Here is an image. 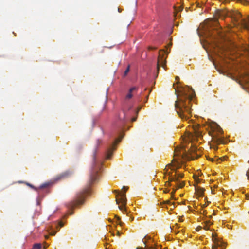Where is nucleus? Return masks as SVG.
I'll list each match as a JSON object with an SVG mask.
<instances>
[{
  "label": "nucleus",
  "instance_id": "nucleus-1",
  "mask_svg": "<svg viewBox=\"0 0 249 249\" xmlns=\"http://www.w3.org/2000/svg\"><path fill=\"white\" fill-rule=\"evenodd\" d=\"M196 148L193 147L190 150L189 152H188L184 149H178L176 148L175 151L174 158L172 160L171 163L166 165L165 170L166 173L169 176L168 181L166 182V185L171 186V182L174 181L176 183V187L177 188H181L185 185V182L184 181H180V178H182L184 177L183 173L177 172L174 169L172 170H175L176 174L173 175L172 173L168 172V169L171 166L173 167H176V169H178L181 167V165L180 164L179 161L176 158L177 156L180 157L181 159H184L188 160H194V159L197 158L199 155L196 153Z\"/></svg>",
  "mask_w": 249,
  "mask_h": 249
},
{
  "label": "nucleus",
  "instance_id": "nucleus-2",
  "mask_svg": "<svg viewBox=\"0 0 249 249\" xmlns=\"http://www.w3.org/2000/svg\"><path fill=\"white\" fill-rule=\"evenodd\" d=\"M195 95L193 90L188 87L182 88L178 91L175 107L177 113L182 119L187 120L190 117L191 101Z\"/></svg>",
  "mask_w": 249,
  "mask_h": 249
},
{
  "label": "nucleus",
  "instance_id": "nucleus-3",
  "mask_svg": "<svg viewBox=\"0 0 249 249\" xmlns=\"http://www.w3.org/2000/svg\"><path fill=\"white\" fill-rule=\"evenodd\" d=\"M223 132L222 129L219 126H216L215 130L213 132H209V135L212 137L213 144H211V148H213L214 150L218 149L217 145L220 144H225L226 142L223 137H219L218 135L222 134Z\"/></svg>",
  "mask_w": 249,
  "mask_h": 249
},
{
  "label": "nucleus",
  "instance_id": "nucleus-4",
  "mask_svg": "<svg viewBox=\"0 0 249 249\" xmlns=\"http://www.w3.org/2000/svg\"><path fill=\"white\" fill-rule=\"evenodd\" d=\"M226 16L229 15L225 11L220 10L217 11L215 13L214 18L212 19H208V21L207 23V27H209L212 26H216L218 24V19H223Z\"/></svg>",
  "mask_w": 249,
  "mask_h": 249
},
{
  "label": "nucleus",
  "instance_id": "nucleus-5",
  "mask_svg": "<svg viewBox=\"0 0 249 249\" xmlns=\"http://www.w3.org/2000/svg\"><path fill=\"white\" fill-rule=\"evenodd\" d=\"M103 167V161L94 159V183L98 181L102 176Z\"/></svg>",
  "mask_w": 249,
  "mask_h": 249
},
{
  "label": "nucleus",
  "instance_id": "nucleus-6",
  "mask_svg": "<svg viewBox=\"0 0 249 249\" xmlns=\"http://www.w3.org/2000/svg\"><path fill=\"white\" fill-rule=\"evenodd\" d=\"M231 18L237 22L238 24H240L245 28L249 30V20L247 21L246 19L242 18L241 14L238 12H236L231 14Z\"/></svg>",
  "mask_w": 249,
  "mask_h": 249
},
{
  "label": "nucleus",
  "instance_id": "nucleus-7",
  "mask_svg": "<svg viewBox=\"0 0 249 249\" xmlns=\"http://www.w3.org/2000/svg\"><path fill=\"white\" fill-rule=\"evenodd\" d=\"M128 187L123 186L121 191L114 190V192L116 193V202H126L127 200L125 196V192L128 190Z\"/></svg>",
  "mask_w": 249,
  "mask_h": 249
},
{
  "label": "nucleus",
  "instance_id": "nucleus-8",
  "mask_svg": "<svg viewBox=\"0 0 249 249\" xmlns=\"http://www.w3.org/2000/svg\"><path fill=\"white\" fill-rule=\"evenodd\" d=\"M91 189H88L87 190L79 193L77 195V200L75 202H83L86 200V197L90 193Z\"/></svg>",
  "mask_w": 249,
  "mask_h": 249
},
{
  "label": "nucleus",
  "instance_id": "nucleus-9",
  "mask_svg": "<svg viewBox=\"0 0 249 249\" xmlns=\"http://www.w3.org/2000/svg\"><path fill=\"white\" fill-rule=\"evenodd\" d=\"M121 138L116 140V141L115 143L113 144V145L108 148L106 153L105 157L106 159H109L111 157L113 154V151L115 149V148L114 147L115 146V145L116 143L119 142L121 141Z\"/></svg>",
  "mask_w": 249,
  "mask_h": 249
},
{
  "label": "nucleus",
  "instance_id": "nucleus-10",
  "mask_svg": "<svg viewBox=\"0 0 249 249\" xmlns=\"http://www.w3.org/2000/svg\"><path fill=\"white\" fill-rule=\"evenodd\" d=\"M70 172L69 171H66L58 175L55 178L54 181H58L60 180L66 178H68L70 175Z\"/></svg>",
  "mask_w": 249,
  "mask_h": 249
},
{
  "label": "nucleus",
  "instance_id": "nucleus-11",
  "mask_svg": "<svg viewBox=\"0 0 249 249\" xmlns=\"http://www.w3.org/2000/svg\"><path fill=\"white\" fill-rule=\"evenodd\" d=\"M70 172L69 171H66L58 175L55 178L54 181H58L60 180L66 178H68L70 175Z\"/></svg>",
  "mask_w": 249,
  "mask_h": 249
},
{
  "label": "nucleus",
  "instance_id": "nucleus-12",
  "mask_svg": "<svg viewBox=\"0 0 249 249\" xmlns=\"http://www.w3.org/2000/svg\"><path fill=\"white\" fill-rule=\"evenodd\" d=\"M70 172L69 171H66L58 175L55 178L54 181H58L60 180L66 178H68L70 175Z\"/></svg>",
  "mask_w": 249,
  "mask_h": 249
},
{
  "label": "nucleus",
  "instance_id": "nucleus-13",
  "mask_svg": "<svg viewBox=\"0 0 249 249\" xmlns=\"http://www.w3.org/2000/svg\"><path fill=\"white\" fill-rule=\"evenodd\" d=\"M165 63L166 60L164 58L163 55L162 56L161 54L160 53L157 62L158 71L159 70L160 66L164 67Z\"/></svg>",
  "mask_w": 249,
  "mask_h": 249
},
{
  "label": "nucleus",
  "instance_id": "nucleus-14",
  "mask_svg": "<svg viewBox=\"0 0 249 249\" xmlns=\"http://www.w3.org/2000/svg\"><path fill=\"white\" fill-rule=\"evenodd\" d=\"M225 246L222 245V242L215 240L214 245L212 247V249H225Z\"/></svg>",
  "mask_w": 249,
  "mask_h": 249
},
{
  "label": "nucleus",
  "instance_id": "nucleus-15",
  "mask_svg": "<svg viewBox=\"0 0 249 249\" xmlns=\"http://www.w3.org/2000/svg\"><path fill=\"white\" fill-rule=\"evenodd\" d=\"M77 203H67L66 207L69 209V211L68 212V214H72L73 213L72 212H71V210L74 209L76 207V204Z\"/></svg>",
  "mask_w": 249,
  "mask_h": 249
},
{
  "label": "nucleus",
  "instance_id": "nucleus-16",
  "mask_svg": "<svg viewBox=\"0 0 249 249\" xmlns=\"http://www.w3.org/2000/svg\"><path fill=\"white\" fill-rule=\"evenodd\" d=\"M137 89V88L136 87H134L130 89L129 90V92L125 96L126 99H130L133 97L132 92L133 91Z\"/></svg>",
  "mask_w": 249,
  "mask_h": 249
},
{
  "label": "nucleus",
  "instance_id": "nucleus-17",
  "mask_svg": "<svg viewBox=\"0 0 249 249\" xmlns=\"http://www.w3.org/2000/svg\"><path fill=\"white\" fill-rule=\"evenodd\" d=\"M175 203H158L161 207L164 208L166 207L167 209H168V207L167 206V204L169 205L170 207V210L175 208Z\"/></svg>",
  "mask_w": 249,
  "mask_h": 249
},
{
  "label": "nucleus",
  "instance_id": "nucleus-18",
  "mask_svg": "<svg viewBox=\"0 0 249 249\" xmlns=\"http://www.w3.org/2000/svg\"><path fill=\"white\" fill-rule=\"evenodd\" d=\"M126 203H121V205L118 206V208L120 209V211H121L123 213L125 212L126 213H127V209L126 206Z\"/></svg>",
  "mask_w": 249,
  "mask_h": 249
},
{
  "label": "nucleus",
  "instance_id": "nucleus-19",
  "mask_svg": "<svg viewBox=\"0 0 249 249\" xmlns=\"http://www.w3.org/2000/svg\"><path fill=\"white\" fill-rule=\"evenodd\" d=\"M123 116H121V114L119 115V120L122 122V123H125L126 121L125 113L124 111L122 112Z\"/></svg>",
  "mask_w": 249,
  "mask_h": 249
},
{
  "label": "nucleus",
  "instance_id": "nucleus-20",
  "mask_svg": "<svg viewBox=\"0 0 249 249\" xmlns=\"http://www.w3.org/2000/svg\"><path fill=\"white\" fill-rule=\"evenodd\" d=\"M196 191L197 193V195H198V197H202L203 194L204 192V189L203 188H196Z\"/></svg>",
  "mask_w": 249,
  "mask_h": 249
},
{
  "label": "nucleus",
  "instance_id": "nucleus-21",
  "mask_svg": "<svg viewBox=\"0 0 249 249\" xmlns=\"http://www.w3.org/2000/svg\"><path fill=\"white\" fill-rule=\"evenodd\" d=\"M51 184H52L51 182H46V183H43L42 185H41L39 186V189H45V188H48Z\"/></svg>",
  "mask_w": 249,
  "mask_h": 249
},
{
  "label": "nucleus",
  "instance_id": "nucleus-22",
  "mask_svg": "<svg viewBox=\"0 0 249 249\" xmlns=\"http://www.w3.org/2000/svg\"><path fill=\"white\" fill-rule=\"evenodd\" d=\"M212 224V222L210 220H207L205 222V226H204V229L205 230H208L209 226Z\"/></svg>",
  "mask_w": 249,
  "mask_h": 249
},
{
  "label": "nucleus",
  "instance_id": "nucleus-23",
  "mask_svg": "<svg viewBox=\"0 0 249 249\" xmlns=\"http://www.w3.org/2000/svg\"><path fill=\"white\" fill-rule=\"evenodd\" d=\"M41 248V244L37 243V244H34L32 249H40Z\"/></svg>",
  "mask_w": 249,
  "mask_h": 249
},
{
  "label": "nucleus",
  "instance_id": "nucleus-24",
  "mask_svg": "<svg viewBox=\"0 0 249 249\" xmlns=\"http://www.w3.org/2000/svg\"><path fill=\"white\" fill-rule=\"evenodd\" d=\"M174 9H175V17L177 16V15H176L177 12H179L182 10V8L180 6L178 7V8H176V7H175Z\"/></svg>",
  "mask_w": 249,
  "mask_h": 249
},
{
  "label": "nucleus",
  "instance_id": "nucleus-25",
  "mask_svg": "<svg viewBox=\"0 0 249 249\" xmlns=\"http://www.w3.org/2000/svg\"><path fill=\"white\" fill-rule=\"evenodd\" d=\"M130 71V66H128V67H127L126 69L125 70L124 73V76H126L127 74V73H128V72L129 71Z\"/></svg>",
  "mask_w": 249,
  "mask_h": 249
},
{
  "label": "nucleus",
  "instance_id": "nucleus-26",
  "mask_svg": "<svg viewBox=\"0 0 249 249\" xmlns=\"http://www.w3.org/2000/svg\"><path fill=\"white\" fill-rule=\"evenodd\" d=\"M102 140L101 139H97L96 140V146L98 147L99 146L100 144L102 143Z\"/></svg>",
  "mask_w": 249,
  "mask_h": 249
},
{
  "label": "nucleus",
  "instance_id": "nucleus-27",
  "mask_svg": "<svg viewBox=\"0 0 249 249\" xmlns=\"http://www.w3.org/2000/svg\"><path fill=\"white\" fill-rule=\"evenodd\" d=\"M172 45V42H170V43L168 44L167 46H166V49H167L166 51H164V53H167V54H168V53H170V50H169V51H168V47H170Z\"/></svg>",
  "mask_w": 249,
  "mask_h": 249
},
{
  "label": "nucleus",
  "instance_id": "nucleus-28",
  "mask_svg": "<svg viewBox=\"0 0 249 249\" xmlns=\"http://www.w3.org/2000/svg\"><path fill=\"white\" fill-rule=\"evenodd\" d=\"M227 158V157L225 156V157H223L221 158H219L218 159H217L216 160L217 161H218L219 162H220L221 161L226 160Z\"/></svg>",
  "mask_w": 249,
  "mask_h": 249
},
{
  "label": "nucleus",
  "instance_id": "nucleus-29",
  "mask_svg": "<svg viewBox=\"0 0 249 249\" xmlns=\"http://www.w3.org/2000/svg\"><path fill=\"white\" fill-rule=\"evenodd\" d=\"M198 128V126H196V128H194L195 133L196 135H199L200 132L197 130V128Z\"/></svg>",
  "mask_w": 249,
  "mask_h": 249
},
{
  "label": "nucleus",
  "instance_id": "nucleus-30",
  "mask_svg": "<svg viewBox=\"0 0 249 249\" xmlns=\"http://www.w3.org/2000/svg\"><path fill=\"white\" fill-rule=\"evenodd\" d=\"M116 218H117V220H118V221H119V224L121 226H122V222L120 221V220H121L120 218L119 217H118V216H116Z\"/></svg>",
  "mask_w": 249,
  "mask_h": 249
},
{
  "label": "nucleus",
  "instance_id": "nucleus-31",
  "mask_svg": "<svg viewBox=\"0 0 249 249\" xmlns=\"http://www.w3.org/2000/svg\"><path fill=\"white\" fill-rule=\"evenodd\" d=\"M201 229H202V227L199 226H198V227L196 228V231H199L200 230H201Z\"/></svg>",
  "mask_w": 249,
  "mask_h": 249
},
{
  "label": "nucleus",
  "instance_id": "nucleus-32",
  "mask_svg": "<svg viewBox=\"0 0 249 249\" xmlns=\"http://www.w3.org/2000/svg\"><path fill=\"white\" fill-rule=\"evenodd\" d=\"M173 193H174V192H173V191H172V193H171V198L172 199L176 200V198H174V196H173Z\"/></svg>",
  "mask_w": 249,
  "mask_h": 249
},
{
  "label": "nucleus",
  "instance_id": "nucleus-33",
  "mask_svg": "<svg viewBox=\"0 0 249 249\" xmlns=\"http://www.w3.org/2000/svg\"><path fill=\"white\" fill-rule=\"evenodd\" d=\"M169 189H167V188H165V189H164V192L165 193H167L169 192Z\"/></svg>",
  "mask_w": 249,
  "mask_h": 249
},
{
  "label": "nucleus",
  "instance_id": "nucleus-34",
  "mask_svg": "<svg viewBox=\"0 0 249 249\" xmlns=\"http://www.w3.org/2000/svg\"><path fill=\"white\" fill-rule=\"evenodd\" d=\"M93 179V178L92 176L91 175V177H90L91 184L92 183Z\"/></svg>",
  "mask_w": 249,
  "mask_h": 249
},
{
  "label": "nucleus",
  "instance_id": "nucleus-35",
  "mask_svg": "<svg viewBox=\"0 0 249 249\" xmlns=\"http://www.w3.org/2000/svg\"><path fill=\"white\" fill-rule=\"evenodd\" d=\"M246 175L248 177V178L249 179V170L247 172Z\"/></svg>",
  "mask_w": 249,
  "mask_h": 249
},
{
  "label": "nucleus",
  "instance_id": "nucleus-36",
  "mask_svg": "<svg viewBox=\"0 0 249 249\" xmlns=\"http://www.w3.org/2000/svg\"><path fill=\"white\" fill-rule=\"evenodd\" d=\"M144 239H145V240L149 239H150V237H148L147 236H145L144 237Z\"/></svg>",
  "mask_w": 249,
  "mask_h": 249
},
{
  "label": "nucleus",
  "instance_id": "nucleus-37",
  "mask_svg": "<svg viewBox=\"0 0 249 249\" xmlns=\"http://www.w3.org/2000/svg\"><path fill=\"white\" fill-rule=\"evenodd\" d=\"M156 48H155V47H149V50H152V49H156Z\"/></svg>",
  "mask_w": 249,
  "mask_h": 249
},
{
  "label": "nucleus",
  "instance_id": "nucleus-38",
  "mask_svg": "<svg viewBox=\"0 0 249 249\" xmlns=\"http://www.w3.org/2000/svg\"><path fill=\"white\" fill-rule=\"evenodd\" d=\"M162 202H166V203L170 202V200H166L163 201Z\"/></svg>",
  "mask_w": 249,
  "mask_h": 249
},
{
  "label": "nucleus",
  "instance_id": "nucleus-39",
  "mask_svg": "<svg viewBox=\"0 0 249 249\" xmlns=\"http://www.w3.org/2000/svg\"><path fill=\"white\" fill-rule=\"evenodd\" d=\"M118 11L119 12H121L122 10L120 8H118Z\"/></svg>",
  "mask_w": 249,
  "mask_h": 249
},
{
  "label": "nucleus",
  "instance_id": "nucleus-40",
  "mask_svg": "<svg viewBox=\"0 0 249 249\" xmlns=\"http://www.w3.org/2000/svg\"><path fill=\"white\" fill-rule=\"evenodd\" d=\"M27 185H29V186L31 187L32 188H34V187L32 185H31L29 183H27Z\"/></svg>",
  "mask_w": 249,
  "mask_h": 249
},
{
  "label": "nucleus",
  "instance_id": "nucleus-41",
  "mask_svg": "<svg viewBox=\"0 0 249 249\" xmlns=\"http://www.w3.org/2000/svg\"><path fill=\"white\" fill-rule=\"evenodd\" d=\"M60 224V227H63L64 225L63 223L62 222H61Z\"/></svg>",
  "mask_w": 249,
  "mask_h": 249
},
{
  "label": "nucleus",
  "instance_id": "nucleus-42",
  "mask_svg": "<svg viewBox=\"0 0 249 249\" xmlns=\"http://www.w3.org/2000/svg\"><path fill=\"white\" fill-rule=\"evenodd\" d=\"M209 160H212V161H214V160L213 159L210 158Z\"/></svg>",
  "mask_w": 249,
  "mask_h": 249
},
{
  "label": "nucleus",
  "instance_id": "nucleus-43",
  "mask_svg": "<svg viewBox=\"0 0 249 249\" xmlns=\"http://www.w3.org/2000/svg\"><path fill=\"white\" fill-rule=\"evenodd\" d=\"M143 242L144 245H146V241L145 240H143Z\"/></svg>",
  "mask_w": 249,
  "mask_h": 249
},
{
  "label": "nucleus",
  "instance_id": "nucleus-44",
  "mask_svg": "<svg viewBox=\"0 0 249 249\" xmlns=\"http://www.w3.org/2000/svg\"><path fill=\"white\" fill-rule=\"evenodd\" d=\"M206 203H204V205L202 206L203 207L207 206Z\"/></svg>",
  "mask_w": 249,
  "mask_h": 249
},
{
  "label": "nucleus",
  "instance_id": "nucleus-45",
  "mask_svg": "<svg viewBox=\"0 0 249 249\" xmlns=\"http://www.w3.org/2000/svg\"><path fill=\"white\" fill-rule=\"evenodd\" d=\"M196 203H193V205H194V207H196Z\"/></svg>",
  "mask_w": 249,
  "mask_h": 249
},
{
  "label": "nucleus",
  "instance_id": "nucleus-46",
  "mask_svg": "<svg viewBox=\"0 0 249 249\" xmlns=\"http://www.w3.org/2000/svg\"><path fill=\"white\" fill-rule=\"evenodd\" d=\"M117 234L119 236L120 235V233L118 231Z\"/></svg>",
  "mask_w": 249,
  "mask_h": 249
},
{
  "label": "nucleus",
  "instance_id": "nucleus-47",
  "mask_svg": "<svg viewBox=\"0 0 249 249\" xmlns=\"http://www.w3.org/2000/svg\"><path fill=\"white\" fill-rule=\"evenodd\" d=\"M175 92H176V93H177L178 91H177V90L176 89V88H175Z\"/></svg>",
  "mask_w": 249,
  "mask_h": 249
},
{
  "label": "nucleus",
  "instance_id": "nucleus-48",
  "mask_svg": "<svg viewBox=\"0 0 249 249\" xmlns=\"http://www.w3.org/2000/svg\"><path fill=\"white\" fill-rule=\"evenodd\" d=\"M135 120H136V118H133V119H132V121H135Z\"/></svg>",
  "mask_w": 249,
  "mask_h": 249
},
{
  "label": "nucleus",
  "instance_id": "nucleus-49",
  "mask_svg": "<svg viewBox=\"0 0 249 249\" xmlns=\"http://www.w3.org/2000/svg\"><path fill=\"white\" fill-rule=\"evenodd\" d=\"M46 247H44V249H46Z\"/></svg>",
  "mask_w": 249,
  "mask_h": 249
},
{
  "label": "nucleus",
  "instance_id": "nucleus-50",
  "mask_svg": "<svg viewBox=\"0 0 249 249\" xmlns=\"http://www.w3.org/2000/svg\"><path fill=\"white\" fill-rule=\"evenodd\" d=\"M206 202L209 203V202H210V201H207V202Z\"/></svg>",
  "mask_w": 249,
  "mask_h": 249
}]
</instances>
